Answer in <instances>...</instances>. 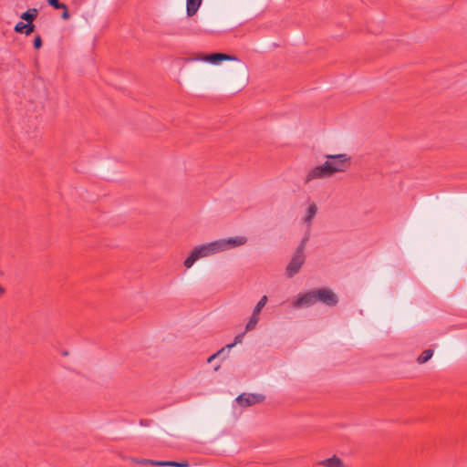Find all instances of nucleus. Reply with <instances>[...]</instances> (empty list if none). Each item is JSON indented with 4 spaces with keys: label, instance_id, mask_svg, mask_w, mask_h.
Segmentation results:
<instances>
[{
    "label": "nucleus",
    "instance_id": "nucleus-1",
    "mask_svg": "<svg viewBox=\"0 0 467 467\" xmlns=\"http://www.w3.org/2000/svg\"><path fill=\"white\" fill-rule=\"evenodd\" d=\"M351 158L346 154L326 155V161L308 170L304 183L308 184L312 181L330 178L336 173L346 171L351 165Z\"/></svg>",
    "mask_w": 467,
    "mask_h": 467
},
{
    "label": "nucleus",
    "instance_id": "nucleus-2",
    "mask_svg": "<svg viewBox=\"0 0 467 467\" xmlns=\"http://www.w3.org/2000/svg\"><path fill=\"white\" fill-rule=\"evenodd\" d=\"M219 253L216 241L195 246L190 255L185 259L183 265L186 268H191L200 258L210 256Z\"/></svg>",
    "mask_w": 467,
    "mask_h": 467
},
{
    "label": "nucleus",
    "instance_id": "nucleus-3",
    "mask_svg": "<svg viewBox=\"0 0 467 467\" xmlns=\"http://www.w3.org/2000/svg\"><path fill=\"white\" fill-rule=\"evenodd\" d=\"M307 240H308V235L305 236L301 240L300 244L298 245V247H297L296 253L294 254L291 261L287 265L286 269H285V273H286L287 277L291 278L295 275H296L299 272L301 266L303 265V264L305 262L304 250L306 248Z\"/></svg>",
    "mask_w": 467,
    "mask_h": 467
},
{
    "label": "nucleus",
    "instance_id": "nucleus-4",
    "mask_svg": "<svg viewBox=\"0 0 467 467\" xmlns=\"http://www.w3.org/2000/svg\"><path fill=\"white\" fill-rule=\"evenodd\" d=\"M188 61H203L213 65H218L222 61H238L239 58L235 56H231L223 53H213L209 55H197L196 57L188 58Z\"/></svg>",
    "mask_w": 467,
    "mask_h": 467
},
{
    "label": "nucleus",
    "instance_id": "nucleus-5",
    "mask_svg": "<svg viewBox=\"0 0 467 467\" xmlns=\"http://www.w3.org/2000/svg\"><path fill=\"white\" fill-rule=\"evenodd\" d=\"M215 241L220 253L234 247L245 244L247 242V238L245 236H234L226 239H219Z\"/></svg>",
    "mask_w": 467,
    "mask_h": 467
},
{
    "label": "nucleus",
    "instance_id": "nucleus-6",
    "mask_svg": "<svg viewBox=\"0 0 467 467\" xmlns=\"http://www.w3.org/2000/svg\"><path fill=\"white\" fill-rule=\"evenodd\" d=\"M133 462L143 465H153V466H169V467H188V462H174V461H153L148 459H132Z\"/></svg>",
    "mask_w": 467,
    "mask_h": 467
},
{
    "label": "nucleus",
    "instance_id": "nucleus-7",
    "mask_svg": "<svg viewBox=\"0 0 467 467\" xmlns=\"http://www.w3.org/2000/svg\"><path fill=\"white\" fill-rule=\"evenodd\" d=\"M265 396L258 393H242L236 398V402L241 407H249L263 402Z\"/></svg>",
    "mask_w": 467,
    "mask_h": 467
},
{
    "label": "nucleus",
    "instance_id": "nucleus-8",
    "mask_svg": "<svg viewBox=\"0 0 467 467\" xmlns=\"http://www.w3.org/2000/svg\"><path fill=\"white\" fill-rule=\"evenodd\" d=\"M317 302H322L327 306H336L338 302L337 295L330 289L320 288L315 290Z\"/></svg>",
    "mask_w": 467,
    "mask_h": 467
},
{
    "label": "nucleus",
    "instance_id": "nucleus-9",
    "mask_svg": "<svg viewBox=\"0 0 467 467\" xmlns=\"http://www.w3.org/2000/svg\"><path fill=\"white\" fill-rule=\"evenodd\" d=\"M315 303H317V296L314 290L306 294L298 295V296L293 301L292 305L295 308H300L304 306H311Z\"/></svg>",
    "mask_w": 467,
    "mask_h": 467
},
{
    "label": "nucleus",
    "instance_id": "nucleus-10",
    "mask_svg": "<svg viewBox=\"0 0 467 467\" xmlns=\"http://www.w3.org/2000/svg\"><path fill=\"white\" fill-rule=\"evenodd\" d=\"M319 464L324 467H349L337 455L320 461Z\"/></svg>",
    "mask_w": 467,
    "mask_h": 467
},
{
    "label": "nucleus",
    "instance_id": "nucleus-11",
    "mask_svg": "<svg viewBox=\"0 0 467 467\" xmlns=\"http://www.w3.org/2000/svg\"><path fill=\"white\" fill-rule=\"evenodd\" d=\"M34 29H35V25L33 23L25 24L23 22H18L15 26L16 32L23 33L26 36H29L30 34H32Z\"/></svg>",
    "mask_w": 467,
    "mask_h": 467
},
{
    "label": "nucleus",
    "instance_id": "nucleus-12",
    "mask_svg": "<svg viewBox=\"0 0 467 467\" xmlns=\"http://www.w3.org/2000/svg\"><path fill=\"white\" fill-rule=\"evenodd\" d=\"M202 0H186V11L188 16H192L198 11Z\"/></svg>",
    "mask_w": 467,
    "mask_h": 467
},
{
    "label": "nucleus",
    "instance_id": "nucleus-13",
    "mask_svg": "<svg viewBox=\"0 0 467 467\" xmlns=\"http://www.w3.org/2000/svg\"><path fill=\"white\" fill-rule=\"evenodd\" d=\"M317 212V206L316 203H312L308 206L306 216L304 217V222L308 224V226L311 225L312 220L316 216Z\"/></svg>",
    "mask_w": 467,
    "mask_h": 467
},
{
    "label": "nucleus",
    "instance_id": "nucleus-14",
    "mask_svg": "<svg viewBox=\"0 0 467 467\" xmlns=\"http://www.w3.org/2000/svg\"><path fill=\"white\" fill-rule=\"evenodd\" d=\"M37 9L36 8H32V9H28L27 11L24 12L22 15H21V18L27 21L28 23H32L33 20L36 19V17L37 16Z\"/></svg>",
    "mask_w": 467,
    "mask_h": 467
},
{
    "label": "nucleus",
    "instance_id": "nucleus-15",
    "mask_svg": "<svg viewBox=\"0 0 467 467\" xmlns=\"http://www.w3.org/2000/svg\"><path fill=\"white\" fill-rule=\"evenodd\" d=\"M432 356H433V350L426 349L417 358V363L424 364L427 361H429L432 358Z\"/></svg>",
    "mask_w": 467,
    "mask_h": 467
},
{
    "label": "nucleus",
    "instance_id": "nucleus-16",
    "mask_svg": "<svg viewBox=\"0 0 467 467\" xmlns=\"http://www.w3.org/2000/svg\"><path fill=\"white\" fill-rule=\"evenodd\" d=\"M259 321V315L253 313L249 321L245 326V331H251L255 328L257 323Z\"/></svg>",
    "mask_w": 467,
    "mask_h": 467
},
{
    "label": "nucleus",
    "instance_id": "nucleus-17",
    "mask_svg": "<svg viewBox=\"0 0 467 467\" xmlns=\"http://www.w3.org/2000/svg\"><path fill=\"white\" fill-rule=\"evenodd\" d=\"M266 303H267V296H262L261 299L256 304V306H254L253 313L259 315L261 310L265 307Z\"/></svg>",
    "mask_w": 467,
    "mask_h": 467
},
{
    "label": "nucleus",
    "instance_id": "nucleus-18",
    "mask_svg": "<svg viewBox=\"0 0 467 467\" xmlns=\"http://www.w3.org/2000/svg\"><path fill=\"white\" fill-rule=\"evenodd\" d=\"M48 5L54 7L55 9H66V5L60 3L59 0H47Z\"/></svg>",
    "mask_w": 467,
    "mask_h": 467
},
{
    "label": "nucleus",
    "instance_id": "nucleus-19",
    "mask_svg": "<svg viewBox=\"0 0 467 467\" xmlns=\"http://www.w3.org/2000/svg\"><path fill=\"white\" fill-rule=\"evenodd\" d=\"M243 338H244V333L243 334H238L235 337H234V343H231V344H228L226 345L225 348H227L228 350H230L232 348H234L236 344L238 343H241L243 341Z\"/></svg>",
    "mask_w": 467,
    "mask_h": 467
},
{
    "label": "nucleus",
    "instance_id": "nucleus-20",
    "mask_svg": "<svg viewBox=\"0 0 467 467\" xmlns=\"http://www.w3.org/2000/svg\"><path fill=\"white\" fill-rule=\"evenodd\" d=\"M225 352V348H221L220 350H218L216 353H214L213 355L210 356L208 358H207V362L208 363H212L213 361H214V359L220 356H222L223 353Z\"/></svg>",
    "mask_w": 467,
    "mask_h": 467
},
{
    "label": "nucleus",
    "instance_id": "nucleus-21",
    "mask_svg": "<svg viewBox=\"0 0 467 467\" xmlns=\"http://www.w3.org/2000/svg\"><path fill=\"white\" fill-rule=\"evenodd\" d=\"M41 47H42V39H41L40 36H36V37H35V39H34V47H35L36 49H38V48H40Z\"/></svg>",
    "mask_w": 467,
    "mask_h": 467
},
{
    "label": "nucleus",
    "instance_id": "nucleus-22",
    "mask_svg": "<svg viewBox=\"0 0 467 467\" xmlns=\"http://www.w3.org/2000/svg\"><path fill=\"white\" fill-rule=\"evenodd\" d=\"M63 13L61 15V18L64 20H67L70 17V15L67 10V6L66 5V9H62Z\"/></svg>",
    "mask_w": 467,
    "mask_h": 467
},
{
    "label": "nucleus",
    "instance_id": "nucleus-23",
    "mask_svg": "<svg viewBox=\"0 0 467 467\" xmlns=\"http://www.w3.org/2000/svg\"><path fill=\"white\" fill-rule=\"evenodd\" d=\"M219 368H220V364H218V365H216V366L214 367V370H218V369H219Z\"/></svg>",
    "mask_w": 467,
    "mask_h": 467
}]
</instances>
